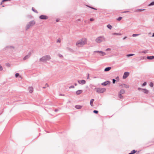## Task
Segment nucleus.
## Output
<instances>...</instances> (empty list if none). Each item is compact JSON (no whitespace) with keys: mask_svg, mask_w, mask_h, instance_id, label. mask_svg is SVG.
<instances>
[{"mask_svg":"<svg viewBox=\"0 0 154 154\" xmlns=\"http://www.w3.org/2000/svg\"><path fill=\"white\" fill-rule=\"evenodd\" d=\"M74 87L73 86H71L69 87L70 88H74Z\"/></svg>","mask_w":154,"mask_h":154,"instance_id":"nucleus-36","label":"nucleus"},{"mask_svg":"<svg viewBox=\"0 0 154 154\" xmlns=\"http://www.w3.org/2000/svg\"><path fill=\"white\" fill-rule=\"evenodd\" d=\"M126 38V37H125V38H123V39H125V38Z\"/></svg>","mask_w":154,"mask_h":154,"instance_id":"nucleus-48","label":"nucleus"},{"mask_svg":"<svg viewBox=\"0 0 154 154\" xmlns=\"http://www.w3.org/2000/svg\"><path fill=\"white\" fill-rule=\"evenodd\" d=\"M144 10V9H137L136 10V12H141L142 11Z\"/></svg>","mask_w":154,"mask_h":154,"instance_id":"nucleus-24","label":"nucleus"},{"mask_svg":"<svg viewBox=\"0 0 154 154\" xmlns=\"http://www.w3.org/2000/svg\"><path fill=\"white\" fill-rule=\"evenodd\" d=\"M94 100V99H92L90 101V104L91 106H93V102Z\"/></svg>","mask_w":154,"mask_h":154,"instance_id":"nucleus-14","label":"nucleus"},{"mask_svg":"<svg viewBox=\"0 0 154 154\" xmlns=\"http://www.w3.org/2000/svg\"><path fill=\"white\" fill-rule=\"evenodd\" d=\"M35 23L34 21H31L29 23L31 26H33Z\"/></svg>","mask_w":154,"mask_h":154,"instance_id":"nucleus-13","label":"nucleus"},{"mask_svg":"<svg viewBox=\"0 0 154 154\" xmlns=\"http://www.w3.org/2000/svg\"><path fill=\"white\" fill-rule=\"evenodd\" d=\"M29 57V56L28 55H26L23 58V60H26V59H28Z\"/></svg>","mask_w":154,"mask_h":154,"instance_id":"nucleus-22","label":"nucleus"},{"mask_svg":"<svg viewBox=\"0 0 154 154\" xmlns=\"http://www.w3.org/2000/svg\"><path fill=\"white\" fill-rule=\"evenodd\" d=\"M138 89L139 90H142L143 89H141L140 88H138Z\"/></svg>","mask_w":154,"mask_h":154,"instance_id":"nucleus-43","label":"nucleus"},{"mask_svg":"<svg viewBox=\"0 0 154 154\" xmlns=\"http://www.w3.org/2000/svg\"><path fill=\"white\" fill-rule=\"evenodd\" d=\"M142 90L143 91V92L145 93V94H148L149 92V91L147 90H146V89H142Z\"/></svg>","mask_w":154,"mask_h":154,"instance_id":"nucleus-15","label":"nucleus"},{"mask_svg":"<svg viewBox=\"0 0 154 154\" xmlns=\"http://www.w3.org/2000/svg\"><path fill=\"white\" fill-rule=\"evenodd\" d=\"M77 85V84H76V83L75 84V86H76V85Z\"/></svg>","mask_w":154,"mask_h":154,"instance_id":"nucleus-45","label":"nucleus"},{"mask_svg":"<svg viewBox=\"0 0 154 154\" xmlns=\"http://www.w3.org/2000/svg\"><path fill=\"white\" fill-rule=\"evenodd\" d=\"M94 20V19L93 18H91L90 19V21H93Z\"/></svg>","mask_w":154,"mask_h":154,"instance_id":"nucleus-41","label":"nucleus"},{"mask_svg":"<svg viewBox=\"0 0 154 154\" xmlns=\"http://www.w3.org/2000/svg\"><path fill=\"white\" fill-rule=\"evenodd\" d=\"M129 73L128 72H125L124 73L123 78V79H126L129 75Z\"/></svg>","mask_w":154,"mask_h":154,"instance_id":"nucleus-6","label":"nucleus"},{"mask_svg":"<svg viewBox=\"0 0 154 154\" xmlns=\"http://www.w3.org/2000/svg\"><path fill=\"white\" fill-rule=\"evenodd\" d=\"M19 76V74L18 73H17L15 74V76L16 77H17Z\"/></svg>","mask_w":154,"mask_h":154,"instance_id":"nucleus-30","label":"nucleus"},{"mask_svg":"<svg viewBox=\"0 0 154 154\" xmlns=\"http://www.w3.org/2000/svg\"><path fill=\"white\" fill-rule=\"evenodd\" d=\"M112 81H113V83L114 84L116 80L115 79H113L112 80Z\"/></svg>","mask_w":154,"mask_h":154,"instance_id":"nucleus-35","label":"nucleus"},{"mask_svg":"<svg viewBox=\"0 0 154 154\" xmlns=\"http://www.w3.org/2000/svg\"><path fill=\"white\" fill-rule=\"evenodd\" d=\"M32 10L33 11H35V12H37V11H35V10H34V8H32Z\"/></svg>","mask_w":154,"mask_h":154,"instance_id":"nucleus-40","label":"nucleus"},{"mask_svg":"<svg viewBox=\"0 0 154 154\" xmlns=\"http://www.w3.org/2000/svg\"><path fill=\"white\" fill-rule=\"evenodd\" d=\"M78 82L79 83L82 84H85L86 82L84 80H82L81 81L78 80Z\"/></svg>","mask_w":154,"mask_h":154,"instance_id":"nucleus-9","label":"nucleus"},{"mask_svg":"<svg viewBox=\"0 0 154 154\" xmlns=\"http://www.w3.org/2000/svg\"><path fill=\"white\" fill-rule=\"evenodd\" d=\"M82 106H81V105H76L75 106V107L77 109H81L82 108Z\"/></svg>","mask_w":154,"mask_h":154,"instance_id":"nucleus-12","label":"nucleus"},{"mask_svg":"<svg viewBox=\"0 0 154 154\" xmlns=\"http://www.w3.org/2000/svg\"><path fill=\"white\" fill-rule=\"evenodd\" d=\"M105 40V38L103 36H99L96 38L95 41L97 43H100Z\"/></svg>","mask_w":154,"mask_h":154,"instance_id":"nucleus-2","label":"nucleus"},{"mask_svg":"<svg viewBox=\"0 0 154 154\" xmlns=\"http://www.w3.org/2000/svg\"><path fill=\"white\" fill-rule=\"evenodd\" d=\"M148 59L151 60L154 59V56H148L147 57Z\"/></svg>","mask_w":154,"mask_h":154,"instance_id":"nucleus-17","label":"nucleus"},{"mask_svg":"<svg viewBox=\"0 0 154 154\" xmlns=\"http://www.w3.org/2000/svg\"><path fill=\"white\" fill-rule=\"evenodd\" d=\"M107 27L108 28H109V29H111L112 27V26L111 25H109V24H108V25H107Z\"/></svg>","mask_w":154,"mask_h":154,"instance_id":"nucleus-21","label":"nucleus"},{"mask_svg":"<svg viewBox=\"0 0 154 154\" xmlns=\"http://www.w3.org/2000/svg\"><path fill=\"white\" fill-rule=\"evenodd\" d=\"M59 57H62V56L61 55L59 54Z\"/></svg>","mask_w":154,"mask_h":154,"instance_id":"nucleus-44","label":"nucleus"},{"mask_svg":"<svg viewBox=\"0 0 154 154\" xmlns=\"http://www.w3.org/2000/svg\"><path fill=\"white\" fill-rule=\"evenodd\" d=\"M3 69V68L2 66L0 65V71H2Z\"/></svg>","mask_w":154,"mask_h":154,"instance_id":"nucleus-33","label":"nucleus"},{"mask_svg":"<svg viewBox=\"0 0 154 154\" xmlns=\"http://www.w3.org/2000/svg\"><path fill=\"white\" fill-rule=\"evenodd\" d=\"M111 69V67H107L105 69L104 71H107L110 70Z\"/></svg>","mask_w":154,"mask_h":154,"instance_id":"nucleus-18","label":"nucleus"},{"mask_svg":"<svg viewBox=\"0 0 154 154\" xmlns=\"http://www.w3.org/2000/svg\"><path fill=\"white\" fill-rule=\"evenodd\" d=\"M149 85L150 86V87H152L153 86V83L151 82L149 84Z\"/></svg>","mask_w":154,"mask_h":154,"instance_id":"nucleus-25","label":"nucleus"},{"mask_svg":"<svg viewBox=\"0 0 154 154\" xmlns=\"http://www.w3.org/2000/svg\"><path fill=\"white\" fill-rule=\"evenodd\" d=\"M125 93V90L123 89H122L120 91V92H119V94H124Z\"/></svg>","mask_w":154,"mask_h":154,"instance_id":"nucleus-16","label":"nucleus"},{"mask_svg":"<svg viewBox=\"0 0 154 154\" xmlns=\"http://www.w3.org/2000/svg\"><path fill=\"white\" fill-rule=\"evenodd\" d=\"M31 26L29 24H28L26 27V30L28 29Z\"/></svg>","mask_w":154,"mask_h":154,"instance_id":"nucleus-19","label":"nucleus"},{"mask_svg":"<svg viewBox=\"0 0 154 154\" xmlns=\"http://www.w3.org/2000/svg\"><path fill=\"white\" fill-rule=\"evenodd\" d=\"M96 52L101 53V54L102 55V56L106 54L105 53L102 52L101 51H96Z\"/></svg>","mask_w":154,"mask_h":154,"instance_id":"nucleus-20","label":"nucleus"},{"mask_svg":"<svg viewBox=\"0 0 154 154\" xmlns=\"http://www.w3.org/2000/svg\"><path fill=\"white\" fill-rule=\"evenodd\" d=\"M29 91L30 93H32L33 91V88L32 87H29L28 88Z\"/></svg>","mask_w":154,"mask_h":154,"instance_id":"nucleus-7","label":"nucleus"},{"mask_svg":"<svg viewBox=\"0 0 154 154\" xmlns=\"http://www.w3.org/2000/svg\"><path fill=\"white\" fill-rule=\"evenodd\" d=\"M39 18L41 19L46 20L48 18V17L46 15H41L39 16Z\"/></svg>","mask_w":154,"mask_h":154,"instance_id":"nucleus-5","label":"nucleus"},{"mask_svg":"<svg viewBox=\"0 0 154 154\" xmlns=\"http://www.w3.org/2000/svg\"><path fill=\"white\" fill-rule=\"evenodd\" d=\"M146 85V82H144L143 84V86H145Z\"/></svg>","mask_w":154,"mask_h":154,"instance_id":"nucleus-32","label":"nucleus"},{"mask_svg":"<svg viewBox=\"0 0 154 154\" xmlns=\"http://www.w3.org/2000/svg\"><path fill=\"white\" fill-rule=\"evenodd\" d=\"M111 50V49L110 48H108L106 49V51H110Z\"/></svg>","mask_w":154,"mask_h":154,"instance_id":"nucleus-38","label":"nucleus"},{"mask_svg":"<svg viewBox=\"0 0 154 154\" xmlns=\"http://www.w3.org/2000/svg\"><path fill=\"white\" fill-rule=\"evenodd\" d=\"M57 42H59V43H60V38L58 39L57 40Z\"/></svg>","mask_w":154,"mask_h":154,"instance_id":"nucleus-34","label":"nucleus"},{"mask_svg":"<svg viewBox=\"0 0 154 154\" xmlns=\"http://www.w3.org/2000/svg\"><path fill=\"white\" fill-rule=\"evenodd\" d=\"M154 5V2L151 3L149 5V6Z\"/></svg>","mask_w":154,"mask_h":154,"instance_id":"nucleus-29","label":"nucleus"},{"mask_svg":"<svg viewBox=\"0 0 154 154\" xmlns=\"http://www.w3.org/2000/svg\"><path fill=\"white\" fill-rule=\"evenodd\" d=\"M122 86L123 87L125 88H128L129 87V86L125 84H123L122 85Z\"/></svg>","mask_w":154,"mask_h":154,"instance_id":"nucleus-11","label":"nucleus"},{"mask_svg":"<svg viewBox=\"0 0 154 154\" xmlns=\"http://www.w3.org/2000/svg\"><path fill=\"white\" fill-rule=\"evenodd\" d=\"M128 11H125L124 12H125V13H126V12H128Z\"/></svg>","mask_w":154,"mask_h":154,"instance_id":"nucleus-46","label":"nucleus"},{"mask_svg":"<svg viewBox=\"0 0 154 154\" xmlns=\"http://www.w3.org/2000/svg\"><path fill=\"white\" fill-rule=\"evenodd\" d=\"M134 55V54H129L127 55V56L128 57H130V56H133Z\"/></svg>","mask_w":154,"mask_h":154,"instance_id":"nucleus-26","label":"nucleus"},{"mask_svg":"<svg viewBox=\"0 0 154 154\" xmlns=\"http://www.w3.org/2000/svg\"><path fill=\"white\" fill-rule=\"evenodd\" d=\"M9 0H3L2 2H5V1H9Z\"/></svg>","mask_w":154,"mask_h":154,"instance_id":"nucleus-42","label":"nucleus"},{"mask_svg":"<svg viewBox=\"0 0 154 154\" xmlns=\"http://www.w3.org/2000/svg\"><path fill=\"white\" fill-rule=\"evenodd\" d=\"M93 112L94 113H98V111L97 110H94Z\"/></svg>","mask_w":154,"mask_h":154,"instance_id":"nucleus-31","label":"nucleus"},{"mask_svg":"<svg viewBox=\"0 0 154 154\" xmlns=\"http://www.w3.org/2000/svg\"><path fill=\"white\" fill-rule=\"evenodd\" d=\"M82 90H79L77 91L76 92V94L78 95L82 93Z\"/></svg>","mask_w":154,"mask_h":154,"instance_id":"nucleus-10","label":"nucleus"},{"mask_svg":"<svg viewBox=\"0 0 154 154\" xmlns=\"http://www.w3.org/2000/svg\"><path fill=\"white\" fill-rule=\"evenodd\" d=\"M139 35V34H133L132 35V36L133 37H135V36H138Z\"/></svg>","mask_w":154,"mask_h":154,"instance_id":"nucleus-27","label":"nucleus"},{"mask_svg":"<svg viewBox=\"0 0 154 154\" xmlns=\"http://www.w3.org/2000/svg\"><path fill=\"white\" fill-rule=\"evenodd\" d=\"M87 39L85 38H83L77 42L76 43V45L79 47H82L84 45L87 44Z\"/></svg>","mask_w":154,"mask_h":154,"instance_id":"nucleus-1","label":"nucleus"},{"mask_svg":"<svg viewBox=\"0 0 154 154\" xmlns=\"http://www.w3.org/2000/svg\"><path fill=\"white\" fill-rule=\"evenodd\" d=\"M113 35H120L121 34H119V33H114L113 34Z\"/></svg>","mask_w":154,"mask_h":154,"instance_id":"nucleus-37","label":"nucleus"},{"mask_svg":"<svg viewBox=\"0 0 154 154\" xmlns=\"http://www.w3.org/2000/svg\"><path fill=\"white\" fill-rule=\"evenodd\" d=\"M93 8V9H94V8Z\"/></svg>","mask_w":154,"mask_h":154,"instance_id":"nucleus-49","label":"nucleus"},{"mask_svg":"<svg viewBox=\"0 0 154 154\" xmlns=\"http://www.w3.org/2000/svg\"><path fill=\"white\" fill-rule=\"evenodd\" d=\"M50 59L51 57L49 56H45L41 58L40 59V60L41 61L44 62L46 60H49Z\"/></svg>","mask_w":154,"mask_h":154,"instance_id":"nucleus-3","label":"nucleus"},{"mask_svg":"<svg viewBox=\"0 0 154 154\" xmlns=\"http://www.w3.org/2000/svg\"><path fill=\"white\" fill-rule=\"evenodd\" d=\"M152 36H154V33L153 34V35H152Z\"/></svg>","mask_w":154,"mask_h":154,"instance_id":"nucleus-47","label":"nucleus"},{"mask_svg":"<svg viewBox=\"0 0 154 154\" xmlns=\"http://www.w3.org/2000/svg\"><path fill=\"white\" fill-rule=\"evenodd\" d=\"M97 92L98 93H103L106 91V89L105 88H98L96 89Z\"/></svg>","mask_w":154,"mask_h":154,"instance_id":"nucleus-4","label":"nucleus"},{"mask_svg":"<svg viewBox=\"0 0 154 154\" xmlns=\"http://www.w3.org/2000/svg\"><path fill=\"white\" fill-rule=\"evenodd\" d=\"M122 18V17H119L117 19V20L119 21H120L121 20Z\"/></svg>","mask_w":154,"mask_h":154,"instance_id":"nucleus-28","label":"nucleus"},{"mask_svg":"<svg viewBox=\"0 0 154 154\" xmlns=\"http://www.w3.org/2000/svg\"><path fill=\"white\" fill-rule=\"evenodd\" d=\"M110 83V82L109 81H107L106 82L102 83L101 85H106L108 84H109Z\"/></svg>","mask_w":154,"mask_h":154,"instance_id":"nucleus-8","label":"nucleus"},{"mask_svg":"<svg viewBox=\"0 0 154 154\" xmlns=\"http://www.w3.org/2000/svg\"><path fill=\"white\" fill-rule=\"evenodd\" d=\"M119 97L120 99H122L123 98V97L122 95V94H119Z\"/></svg>","mask_w":154,"mask_h":154,"instance_id":"nucleus-23","label":"nucleus"},{"mask_svg":"<svg viewBox=\"0 0 154 154\" xmlns=\"http://www.w3.org/2000/svg\"><path fill=\"white\" fill-rule=\"evenodd\" d=\"M89 74H88V77H87V79H89Z\"/></svg>","mask_w":154,"mask_h":154,"instance_id":"nucleus-39","label":"nucleus"}]
</instances>
